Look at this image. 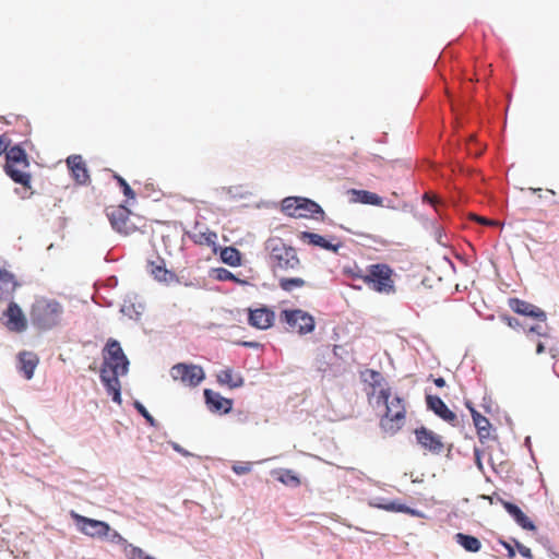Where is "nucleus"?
Here are the masks:
<instances>
[{"mask_svg":"<svg viewBox=\"0 0 559 559\" xmlns=\"http://www.w3.org/2000/svg\"><path fill=\"white\" fill-rule=\"evenodd\" d=\"M103 366L100 379L109 395L117 403L121 402L119 377L128 372L129 360L124 355L120 343L109 338L103 348Z\"/></svg>","mask_w":559,"mask_h":559,"instance_id":"nucleus-1","label":"nucleus"},{"mask_svg":"<svg viewBox=\"0 0 559 559\" xmlns=\"http://www.w3.org/2000/svg\"><path fill=\"white\" fill-rule=\"evenodd\" d=\"M269 253L267 263L274 273H294L300 267V260L294 247L287 245L282 238L272 237L264 243Z\"/></svg>","mask_w":559,"mask_h":559,"instance_id":"nucleus-2","label":"nucleus"},{"mask_svg":"<svg viewBox=\"0 0 559 559\" xmlns=\"http://www.w3.org/2000/svg\"><path fill=\"white\" fill-rule=\"evenodd\" d=\"M377 404L385 406V413L380 418L381 430L389 436H394L405 424L406 408L403 399L392 395L390 388H383L377 395Z\"/></svg>","mask_w":559,"mask_h":559,"instance_id":"nucleus-3","label":"nucleus"},{"mask_svg":"<svg viewBox=\"0 0 559 559\" xmlns=\"http://www.w3.org/2000/svg\"><path fill=\"white\" fill-rule=\"evenodd\" d=\"M63 307L52 298L39 297L29 309V319L34 328L48 331L58 326L62 321Z\"/></svg>","mask_w":559,"mask_h":559,"instance_id":"nucleus-4","label":"nucleus"},{"mask_svg":"<svg viewBox=\"0 0 559 559\" xmlns=\"http://www.w3.org/2000/svg\"><path fill=\"white\" fill-rule=\"evenodd\" d=\"M5 174L16 183L26 189H31V174L26 171L29 162L26 152L20 146L14 145L5 154Z\"/></svg>","mask_w":559,"mask_h":559,"instance_id":"nucleus-5","label":"nucleus"},{"mask_svg":"<svg viewBox=\"0 0 559 559\" xmlns=\"http://www.w3.org/2000/svg\"><path fill=\"white\" fill-rule=\"evenodd\" d=\"M282 211L293 217H311L323 215L322 207L314 201L301 197H288L282 202Z\"/></svg>","mask_w":559,"mask_h":559,"instance_id":"nucleus-6","label":"nucleus"},{"mask_svg":"<svg viewBox=\"0 0 559 559\" xmlns=\"http://www.w3.org/2000/svg\"><path fill=\"white\" fill-rule=\"evenodd\" d=\"M364 282L377 293H394L392 270L386 264L370 265L368 273L364 276Z\"/></svg>","mask_w":559,"mask_h":559,"instance_id":"nucleus-7","label":"nucleus"},{"mask_svg":"<svg viewBox=\"0 0 559 559\" xmlns=\"http://www.w3.org/2000/svg\"><path fill=\"white\" fill-rule=\"evenodd\" d=\"M169 373L174 381L191 388L198 386L205 379L203 368L194 364L178 362L170 368Z\"/></svg>","mask_w":559,"mask_h":559,"instance_id":"nucleus-8","label":"nucleus"},{"mask_svg":"<svg viewBox=\"0 0 559 559\" xmlns=\"http://www.w3.org/2000/svg\"><path fill=\"white\" fill-rule=\"evenodd\" d=\"M111 226L121 234L130 235L136 230L133 219L138 216L132 214L126 205L109 206L106 209Z\"/></svg>","mask_w":559,"mask_h":559,"instance_id":"nucleus-9","label":"nucleus"},{"mask_svg":"<svg viewBox=\"0 0 559 559\" xmlns=\"http://www.w3.org/2000/svg\"><path fill=\"white\" fill-rule=\"evenodd\" d=\"M281 318L300 335L309 334L316 328L314 318L301 309H285L281 312Z\"/></svg>","mask_w":559,"mask_h":559,"instance_id":"nucleus-10","label":"nucleus"},{"mask_svg":"<svg viewBox=\"0 0 559 559\" xmlns=\"http://www.w3.org/2000/svg\"><path fill=\"white\" fill-rule=\"evenodd\" d=\"M2 317L3 324L11 332L22 333L27 329V319L20 306L15 302L9 304Z\"/></svg>","mask_w":559,"mask_h":559,"instance_id":"nucleus-11","label":"nucleus"},{"mask_svg":"<svg viewBox=\"0 0 559 559\" xmlns=\"http://www.w3.org/2000/svg\"><path fill=\"white\" fill-rule=\"evenodd\" d=\"M72 518L74 519L79 530L91 537H103L110 531V527L106 522L88 519L74 512H72Z\"/></svg>","mask_w":559,"mask_h":559,"instance_id":"nucleus-12","label":"nucleus"},{"mask_svg":"<svg viewBox=\"0 0 559 559\" xmlns=\"http://www.w3.org/2000/svg\"><path fill=\"white\" fill-rule=\"evenodd\" d=\"M415 437L418 444L421 445L425 450L433 453L440 454L443 450V442L441 437L429 430L426 427H419L415 430Z\"/></svg>","mask_w":559,"mask_h":559,"instance_id":"nucleus-13","label":"nucleus"},{"mask_svg":"<svg viewBox=\"0 0 559 559\" xmlns=\"http://www.w3.org/2000/svg\"><path fill=\"white\" fill-rule=\"evenodd\" d=\"M206 407L210 412L216 414H228L233 409V400L222 396L218 392L211 389L204 390Z\"/></svg>","mask_w":559,"mask_h":559,"instance_id":"nucleus-14","label":"nucleus"},{"mask_svg":"<svg viewBox=\"0 0 559 559\" xmlns=\"http://www.w3.org/2000/svg\"><path fill=\"white\" fill-rule=\"evenodd\" d=\"M275 320V313L266 307L249 311L248 322L251 326L259 330L270 329Z\"/></svg>","mask_w":559,"mask_h":559,"instance_id":"nucleus-15","label":"nucleus"},{"mask_svg":"<svg viewBox=\"0 0 559 559\" xmlns=\"http://www.w3.org/2000/svg\"><path fill=\"white\" fill-rule=\"evenodd\" d=\"M67 165L76 183L86 185L90 181L86 164L81 155L69 156L67 158Z\"/></svg>","mask_w":559,"mask_h":559,"instance_id":"nucleus-16","label":"nucleus"},{"mask_svg":"<svg viewBox=\"0 0 559 559\" xmlns=\"http://www.w3.org/2000/svg\"><path fill=\"white\" fill-rule=\"evenodd\" d=\"M427 407L432 411L438 417L447 423H453L456 419L455 413H453L447 404L437 395L426 396Z\"/></svg>","mask_w":559,"mask_h":559,"instance_id":"nucleus-17","label":"nucleus"},{"mask_svg":"<svg viewBox=\"0 0 559 559\" xmlns=\"http://www.w3.org/2000/svg\"><path fill=\"white\" fill-rule=\"evenodd\" d=\"M509 306L514 312L519 314L537 318L542 321L546 320V313L540 308L527 301L521 300L519 298H511L509 300Z\"/></svg>","mask_w":559,"mask_h":559,"instance_id":"nucleus-18","label":"nucleus"},{"mask_svg":"<svg viewBox=\"0 0 559 559\" xmlns=\"http://www.w3.org/2000/svg\"><path fill=\"white\" fill-rule=\"evenodd\" d=\"M216 380L221 385L229 389H238L245 384V379L240 372H236L233 368L227 367L216 374Z\"/></svg>","mask_w":559,"mask_h":559,"instance_id":"nucleus-19","label":"nucleus"},{"mask_svg":"<svg viewBox=\"0 0 559 559\" xmlns=\"http://www.w3.org/2000/svg\"><path fill=\"white\" fill-rule=\"evenodd\" d=\"M150 272L153 277L160 283L169 285L179 282L178 276L173 271L166 269L165 262L163 260H160L158 263L151 262Z\"/></svg>","mask_w":559,"mask_h":559,"instance_id":"nucleus-20","label":"nucleus"},{"mask_svg":"<svg viewBox=\"0 0 559 559\" xmlns=\"http://www.w3.org/2000/svg\"><path fill=\"white\" fill-rule=\"evenodd\" d=\"M507 512L514 519L518 525L527 531H534L536 526L534 523L525 515V513L514 503L509 501L502 502Z\"/></svg>","mask_w":559,"mask_h":559,"instance_id":"nucleus-21","label":"nucleus"},{"mask_svg":"<svg viewBox=\"0 0 559 559\" xmlns=\"http://www.w3.org/2000/svg\"><path fill=\"white\" fill-rule=\"evenodd\" d=\"M301 239L308 240V242L312 246L320 247L322 249L337 252L341 248V242L332 243L331 241L326 240L323 236L310 231H304L301 233Z\"/></svg>","mask_w":559,"mask_h":559,"instance_id":"nucleus-22","label":"nucleus"},{"mask_svg":"<svg viewBox=\"0 0 559 559\" xmlns=\"http://www.w3.org/2000/svg\"><path fill=\"white\" fill-rule=\"evenodd\" d=\"M16 286L15 276L7 270L0 269V298H9Z\"/></svg>","mask_w":559,"mask_h":559,"instance_id":"nucleus-23","label":"nucleus"},{"mask_svg":"<svg viewBox=\"0 0 559 559\" xmlns=\"http://www.w3.org/2000/svg\"><path fill=\"white\" fill-rule=\"evenodd\" d=\"M38 361L39 359L34 353L23 352L20 354L21 371L27 380L33 378Z\"/></svg>","mask_w":559,"mask_h":559,"instance_id":"nucleus-24","label":"nucleus"},{"mask_svg":"<svg viewBox=\"0 0 559 559\" xmlns=\"http://www.w3.org/2000/svg\"><path fill=\"white\" fill-rule=\"evenodd\" d=\"M353 195V201L361 204H368V205H377L382 206L383 199L378 195L377 193L367 191V190H356L353 189L350 191Z\"/></svg>","mask_w":559,"mask_h":559,"instance_id":"nucleus-25","label":"nucleus"},{"mask_svg":"<svg viewBox=\"0 0 559 559\" xmlns=\"http://www.w3.org/2000/svg\"><path fill=\"white\" fill-rule=\"evenodd\" d=\"M455 542L463 547L466 551L477 552L481 548L480 540L472 535H467L464 533H457L455 536Z\"/></svg>","mask_w":559,"mask_h":559,"instance_id":"nucleus-26","label":"nucleus"},{"mask_svg":"<svg viewBox=\"0 0 559 559\" xmlns=\"http://www.w3.org/2000/svg\"><path fill=\"white\" fill-rule=\"evenodd\" d=\"M272 474L276 475L277 480L286 486L295 488L300 485L299 477L292 469H274Z\"/></svg>","mask_w":559,"mask_h":559,"instance_id":"nucleus-27","label":"nucleus"},{"mask_svg":"<svg viewBox=\"0 0 559 559\" xmlns=\"http://www.w3.org/2000/svg\"><path fill=\"white\" fill-rule=\"evenodd\" d=\"M221 259L230 266H239L241 264L240 252L234 247H225L222 249Z\"/></svg>","mask_w":559,"mask_h":559,"instance_id":"nucleus-28","label":"nucleus"},{"mask_svg":"<svg viewBox=\"0 0 559 559\" xmlns=\"http://www.w3.org/2000/svg\"><path fill=\"white\" fill-rule=\"evenodd\" d=\"M473 423L477 430L479 440L483 441V440L488 439L490 436V429H491L490 421L485 416L477 415Z\"/></svg>","mask_w":559,"mask_h":559,"instance_id":"nucleus-29","label":"nucleus"},{"mask_svg":"<svg viewBox=\"0 0 559 559\" xmlns=\"http://www.w3.org/2000/svg\"><path fill=\"white\" fill-rule=\"evenodd\" d=\"M306 284L305 280L301 277H280L278 286L284 292L290 293L294 289L301 288Z\"/></svg>","mask_w":559,"mask_h":559,"instance_id":"nucleus-30","label":"nucleus"},{"mask_svg":"<svg viewBox=\"0 0 559 559\" xmlns=\"http://www.w3.org/2000/svg\"><path fill=\"white\" fill-rule=\"evenodd\" d=\"M365 382L369 383L372 388L381 386L384 378L379 371L368 369L362 373Z\"/></svg>","mask_w":559,"mask_h":559,"instance_id":"nucleus-31","label":"nucleus"},{"mask_svg":"<svg viewBox=\"0 0 559 559\" xmlns=\"http://www.w3.org/2000/svg\"><path fill=\"white\" fill-rule=\"evenodd\" d=\"M215 278L218 281H234L240 285L248 284L247 281L236 277L230 271L224 267H217L214 270Z\"/></svg>","mask_w":559,"mask_h":559,"instance_id":"nucleus-32","label":"nucleus"},{"mask_svg":"<svg viewBox=\"0 0 559 559\" xmlns=\"http://www.w3.org/2000/svg\"><path fill=\"white\" fill-rule=\"evenodd\" d=\"M162 195L163 192L159 189H155L152 182L145 183L144 188H142V198L158 201Z\"/></svg>","mask_w":559,"mask_h":559,"instance_id":"nucleus-33","label":"nucleus"},{"mask_svg":"<svg viewBox=\"0 0 559 559\" xmlns=\"http://www.w3.org/2000/svg\"><path fill=\"white\" fill-rule=\"evenodd\" d=\"M114 178L117 180L118 185L122 188L123 194L131 200H135V192L129 186V183L119 175L115 174Z\"/></svg>","mask_w":559,"mask_h":559,"instance_id":"nucleus-34","label":"nucleus"},{"mask_svg":"<svg viewBox=\"0 0 559 559\" xmlns=\"http://www.w3.org/2000/svg\"><path fill=\"white\" fill-rule=\"evenodd\" d=\"M198 241L200 243H205L207 246H215L217 241V235L214 231L206 230L203 233H200Z\"/></svg>","mask_w":559,"mask_h":559,"instance_id":"nucleus-35","label":"nucleus"},{"mask_svg":"<svg viewBox=\"0 0 559 559\" xmlns=\"http://www.w3.org/2000/svg\"><path fill=\"white\" fill-rule=\"evenodd\" d=\"M385 508H386V511H391V512L408 513V511H409V507L399 503L397 501H389L388 507H385Z\"/></svg>","mask_w":559,"mask_h":559,"instance_id":"nucleus-36","label":"nucleus"},{"mask_svg":"<svg viewBox=\"0 0 559 559\" xmlns=\"http://www.w3.org/2000/svg\"><path fill=\"white\" fill-rule=\"evenodd\" d=\"M231 469L237 475H243L251 471V464L250 463H243V464L237 463V464L233 465Z\"/></svg>","mask_w":559,"mask_h":559,"instance_id":"nucleus-37","label":"nucleus"},{"mask_svg":"<svg viewBox=\"0 0 559 559\" xmlns=\"http://www.w3.org/2000/svg\"><path fill=\"white\" fill-rule=\"evenodd\" d=\"M10 143L11 141L5 134H0V154H7Z\"/></svg>","mask_w":559,"mask_h":559,"instance_id":"nucleus-38","label":"nucleus"},{"mask_svg":"<svg viewBox=\"0 0 559 559\" xmlns=\"http://www.w3.org/2000/svg\"><path fill=\"white\" fill-rule=\"evenodd\" d=\"M516 548L522 557L527 558V559H533L532 551L528 547H526L520 543H516Z\"/></svg>","mask_w":559,"mask_h":559,"instance_id":"nucleus-39","label":"nucleus"},{"mask_svg":"<svg viewBox=\"0 0 559 559\" xmlns=\"http://www.w3.org/2000/svg\"><path fill=\"white\" fill-rule=\"evenodd\" d=\"M475 463L479 471H483L481 451L478 448H474Z\"/></svg>","mask_w":559,"mask_h":559,"instance_id":"nucleus-40","label":"nucleus"},{"mask_svg":"<svg viewBox=\"0 0 559 559\" xmlns=\"http://www.w3.org/2000/svg\"><path fill=\"white\" fill-rule=\"evenodd\" d=\"M171 447H173V449L176 452H178L179 454H181L183 456H191L192 455L189 451H187L186 449H183L181 445H179L176 442H171Z\"/></svg>","mask_w":559,"mask_h":559,"instance_id":"nucleus-41","label":"nucleus"},{"mask_svg":"<svg viewBox=\"0 0 559 559\" xmlns=\"http://www.w3.org/2000/svg\"><path fill=\"white\" fill-rule=\"evenodd\" d=\"M388 502L389 501L380 502V501H378V499H373V500L370 501V506L374 507L377 509H381V510H385L386 511L385 507H388Z\"/></svg>","mask_w":559,"mask_h":559,"instance_id":"nucleus-42","label":"nucleus"},{"mask_svg":"<svg viewBox=\"0 0 559 559\" xmlns=\"http://www.w3.org/2000/svg\"><path fill=\"white\" fill-rule=\"evenodd\" d=\"M142 417L145 418L151 426H155V420L153 416L146 411V408L142 405Z\"/></svg>","mask_w":559,"mask_h":559,"instance_id":"nucleus-43","label":"nucleus"},{"mask_svg":"<svg viewBox=\"0 0 559 559\" xmlns=\"http://www.w3.org/2000/svg\"><path fill=\"white\" fill-rule=\"evenodd\" d=\"M501 544L507 549L508 557L509 558H513L515 556V551H514L513 547L510 544L506 543V542H501Z\"/></svg>","mask_w":559,"mask_h":559,"instance_id":"nucleus-44","label":"nucleus"},{"mask_svg":"<svg viewBox=\"0 0 559 559\" xmlns=\"http://www.w3.org/2000/svg\"><path fill=\"white\" fill-rule=\"evenodd\" d=\"M473 218L476 219L477 222L484 224V225H495L496 223L492 222V221H489L487 218H484V217H479L477 215H473Z\"/></svg>","mask_w":559,"mask_h":559,"instance_id":"nucleus-45","label":"nucleus"},{"mask_svg":"<svg viewBox=\"0 0 559 559\" xmlns=\"http://www.w3.org/2000/svg\"><path fill=\"white\" fill-rule=\"evenodd\" d=\"M407 514H411V515L417 516V518H425V514L421 511L412 509V508H409V511Z\"/></svg>","mask_w":559,"mask_h":559,"instance_id":"nucleus-46","label":"nucleus"},{"mask_svg":"<svg viewBox=\"0 0 559 559\" xmlns=\"http://www.w3.org/2000/svg\"><path fill=\"white\" fill-rule=\"evenodd\" d=\"M241 345L248 348H258L260 346L257 342H242Z\"/></svg>","mask_w":559,"mask_h":559,"instance_id":"nucleus-47","label":"nucleus"},{"mask_svg":"<svg viewBox=\"0 0 559 559\" xmlns=\"http://www.w3.org/2000/svg\"><path fill=\"white\" fill-rule=\"evenodd\" d=\"M433 382H435L436 386H438V388H443L445 385V380L443 378H441V377L440 378H436L433 380Z\"/></svg>","mask_w":559,"mask_h":559,"instance_id":"nucleus-48","label":"nucleus"},{"mask_svg":"<svg viewBox=\"0 0 559 559\" xmlns=\"http://www.w3.org/2000/svg\"><path fill=\"white\" fill-rule=\"evenodd\" d=\"M507 320H508L509 326H511V328H515L519 325V322L516 319L508 318Z\"/></svg>","mask_w":559,"mask_h":559,"instance_id":"nucleus-49","label":"nucleus"},{"mask_svg":"<svg viewBox=\"0 0 559 559\" xmlns=\"http://www.w3.org/2000/svg\"><path fill=\"white\" fill-rule=\"evenodd\" d=\"M544 350H545L544 344L543 343H538L537 344V348H536V353L537 354H542V353H544Z\"/></svg>","mask_w":559,"mask_h":559,"instance_id":"nucleus-50","label":"nucleus"},{"mask_svg":"<svg viewBox=\"0 0 559 559\" xmlns=\"http://www.w3.org/2000/svg\"><path fill=\"white\" fill-rule=\"evenodd\" d=\"M471 415H472V418H473V421L475 420L476 416L477 415H481L480 413H478L475 408H471Z\"/></svg>","mask_w":559,"mask_h":559,"instance_id":"nucleus-51","label":"nucleus"},{"mask_svg":"<svg viewBox=\"0 0 559 559\" xmlns=\"http://www.w3.org/2000/svg\"><path fill=\"white\" fill-rule=\"evenodd\" d=\"M530 331H531V332H534V333H537L538 335H540V334H542V333H540V331H539V326H532V328L530 329Z\"/></svg>","mask_w":559,"mask_h":559,"instance_id":"nucleus-52","label":"nucleus"},{"mask_svg":"<svg viewBox=\"0 0 559 559\" xmlns=\"http://www.w3.org/2000/svg\"><path fill=\"white\" fill-rule=\"evenodd\" d=\"M133 405L140 412V407H141L140 402L139 401H134Z\"/></svg>","mask_w":559,"mask_h":559,"instance_id":"nucleus-53","label":"nucleus"},{"mask_svg":"<svg viewBox=\"0 0 559 559\" xmlns=\"http://www.w3.org/2000/svg\"><path fill=\"white\" fill-rule=\"evenodd\" d=\"M530 190H531L533 193H536L537 191H540V189H539V188H537V189H536V188H531Z\"/></svg>","mask_w":559,"mask_h":559,"instance_id":"nucleus-54","label":"nucleus"},{"mask_svg":"<svg viewBox=\"0 0 559 559\" xmlns=\"http://www.w3.org/2000/svg\"><path fill=\"white\" fill-rule=\"evenodd\" d=\"M466 407L471 411V408H474L471 403H466Z\"/></svg>","mask_w":559,"mask_h":559,"instance_id":"nucleus-55","label":"nucleus"},{"mask_svg":"<svg viewBox=\"0 0 559 559\" xmlns=\"http://www.w3.org/2000/svg\"><path fill=\"white\" fill-rule=\"evenodd\" d=\"M386 207H389V209H394V206L392 205V203H389V204L386 205Z\"/></svg>","mask_w":559,"mask_h":559,"instance_id":"nucleus-56","label":"nucleus"},{"mask_svg":"<svg viewBox=\"0 0 559 559\" xmlns=\"http://www.w3.org/2000/svg\"><path fill=\"white\" fill-rule=\"evenodd\" d=\"M425 199H428L430 202H433V200L428 198V194H425Z\"/></svg>","mask_w":559,"mask_h":559,"instance_id":"nucleus-57","label":"nucleus"}]
</instances>
